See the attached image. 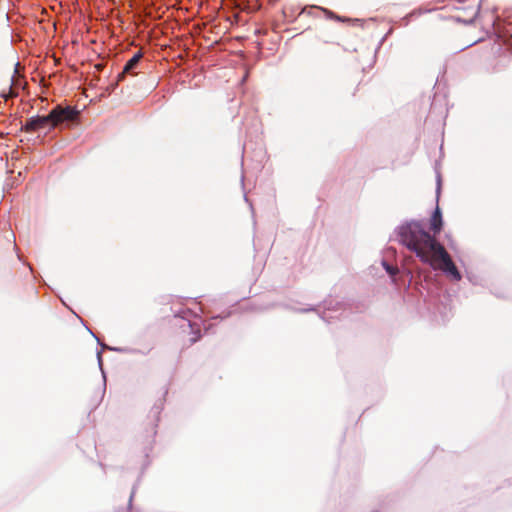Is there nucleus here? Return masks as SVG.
<instances>
[{
  "label": "nucleus",
  "mask_w": 512,
  "mask_h": 512,
  "mask_svg": "<svg viewBox=\"0 0 512 512\" xmlns=\"http://www.w3.org/2000/svg\"><path fill=\"white\" fill-rule=\"evenodd\" d=\"M430 235L420 222L411 221L398 228L399 241L425 264L433 269H439L449 275L454 281L461 279V274L453 263L445 248L437 242L435 236L442 229V215L436 207L430 221Z\"/></svg>",
  "instance_id": "nucleus-1"
},
{
  "label": "nucleus",
  "mask_w": 512,
  "mask_h": 512,
  "mask_svg": "<svg viewBox=\"0 0 512 512\" xmlns=\"http://www.w3.org/2000/svg\"><path fill=\"white\" fill-rule=\"evenodd\" d=\"M79 112L70 106L57 105L48 115L29 118L24 126L26 132L39 130H51L64 121H72L77 118Z\"/></svg>",
  "instance_id": "nucleus-2"
},
{
  "label": "nucleus",
  "mask_w": 512,
  "mask_h": 512,
  "mask_svg": "<svg viewBox=\"0 0 512 512\" xmlns=\"http://www.w3.org/2000/svg\"><path fill=\"white\" fill-rule=\"evenodd\" d=\"M141 57H142L141 53H137L125 64L123 72L118 75L119 81H121L124 78L125 73L131 72L137 66Z\"/></svg>",
  "instance_id": "nucleus-3"
},
{
  "label": "nucleus",
  "mask_w": 512,
  "mask_h": 512,
  "mask_svg": "<svg viewBox=\"0 0 512 512\" xmlns=\"http://www.w3.org/2000/svg\"><path fill=\"white\" fill-rule=\"evenodd\" d=\"M382 265H383L384 269L386 270V272L391 277H394L398 273V268L389 265L387 262L383 261Z\"/></svg>",
  "instance_id": "nucleus-4"
},
{
  "label": "nucleus",
  "mask_w": 512,
  "mask_h": 512,
  "mask_svg": "<svg viewBox=\"0 0 512 512\" xmlns=\"http://www.w3.org/2000/svg\"><path fill=\"white\" fill-rule=\"evenodd\" d=\"M97 357H98L99 364L101 365V362H102L101 352H98Z\"/></svg>",
  "instance_id": "nucleus-5"
},
{
  "label": "nucleus",
  "mask_w": 512,
  "mask_h": 512,
  "mask_svg": "<svg viewBox=\"0 0 512 512\" xmlns=\"http://www.w3.org/2000/svg\"><path fill=\"white\" fill-rule=\"evenodd\" d=\"M437 182H438V187L440 186V179H437Z\"/></svg>",
  "instance_id": "nucleus-6"
}]
</instances>
